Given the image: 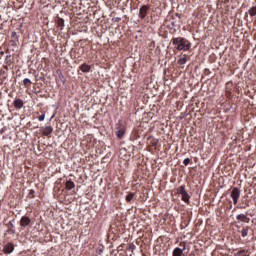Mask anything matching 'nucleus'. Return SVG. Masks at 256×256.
<instances>
[{
	"label": "nucleus",
	"instance_id": "obj_1",
	"mask_svg": "<svg viewBox=\"0 0 256 256\" xmlns=\"http://www.w3.org/2000/svg\"><path fill=\"white\" fill-rule=\"evenodd\" d=\"M172 44L175 45L177 51H189L191 49V43H189L185 38H173Z\"/></svg>",
	"mask_w": 256,
	"mask_h": 256
},
{
	"label": "nucleus",
	"instance_id": "obj_2",
	"mask_svg": "<svg viewBox=\"0 0 256 256\" xmlns=\"http://www.w3.org/2000/svg\"><path fill=\"white\" fill-rule=\"evenodd\" d=\"M230 197L232 198L234 205H237V203H239V197H241V189L238 187L232 188Z\"/></svg>",
	"mask_w": 256,
	"mask_h": 256
},
{
	"label": "nucleus",
	"instance_id": "obj_3",
	"mask_svg": "<svg viewBox=\"0 0 256 256\" xmlns=\"http://www.w3.org/2000/svg\"><path fill=\"white\" fill-rule=\"evenodd\" d=\"M178 193L179 195H181L182 201H184V203H189V199H191V196H189V193H187V190H185L184 185L178 188Z\"/></svg>",
	"mask_w": 256,
	"mask_h": 256
},
{
	"label": "nucleus",
	"instance_id": "obj_4",
	"mask_svg": "<svg viewBox=\"0 0 256 256\" xmlns=\"http://www.w3.org/2000/svg\"><path fill=\"white\" fill-rule=\"evenodd\" d=\"M15 250V245H13V243H7L4 248H3V253H5V255H9L11 253H13V251Z\"/></svg>",
	"mask_w": 256,
	"mask_h": 256
},
{
	"label": "nucleus",
	"instance_id": "obj_5",
	"mask_svg": "<svg viewBox=\"0 0 256 256\" xmlns=\"http://www.w3.org/2000/svg\"><path fill=\"white\" fill-rule=\"evenodd\" d=\"M125 126L123 124H118V130L116 131V136L118 139H122L123 135H125Z\"/></svg>",
	"mask_w": 256,
	"mask_h": 256
},
{
	"label": "nucleus",
	"instance_id": "obj_6",
	"mask_svg": "<svg viewBox=\"0 0 256 256\" xmlns=\"http://www.w3.org/2000/svg\"><path fill=\"white\" fill-rule=\"evenodd\" d=\"M147 11H149V6L147 5L142 6L139 10V17L141 19H145V17H147Z\"/></svg>",
	"mask_w": 256,
	"mask_h": 256
},
{
	"label": "nucleus",
	"instance_id": "obj_7",
	"mask_svg": "<svg viewBox=\"0 0 256 256\" xmlns=\"http://www.w3.org/2000/svg\"><path fill=\"white\" fill-rule=\"evenodd\" d=\"M31 224V219L27 216H23L20 220L21 227H28Z\"/></svg>",
	"mask_w": 256,
	"mask_h": 256
},
{
	"label": "nucleus",
	"instance_id": "obj_8",
	"mask_svg": "<svg viewBox=\"0 0 256 256\" xmlns=\"http://www.w3.org/2000/svg\"><path fill=\"white\" fill-rule=\"evenodd\" d=\"M15 109H23V105H25V102H23V100L21 99H15L14 103H13Z\"/></svg>",
	"mask_w": 256,
	"mask_h": 256
},
{
	"label": "nucleus",
	"instance_id": "obj_9",
	"mask_svg": "<svg viewBox=\"0 0 256 256\" xmlns=\"http://www.w3.org/2000/svg\"><path fill=\"white\" fill-rule=\"evenodd\" d=\"M51 133H53V127L51 126H46L43 130H42V134L45 137H49V135H51Z\"/></svg>",
	"mask_w": 256,
	"mask_h": 256
},
{
	"label": "nucleus",
	"instance_id": "obj_10",
	"mask_svg": "<svg viewBox=\"0 0 256 256\" xmlns=\"http://www.w3.org/2000/svg\"><path fill=\"white\" fill-rule=\"evenodd\" d=\"M183 251H185V245H183L182 249L181 248H175L173 251V256H182Z\"/></svg>",
	"mask_w": 256,
	"mask_h": 256
},
{
	"label": "nucleus",
	"instance_id": "obj_11",
	"mask_svg": "<svg viewBox=\"0 0 256 256\" xmlns=\"http://www.w3.org/2000/svg\"><path fill=\"white\" fill-rule=\"evenodd\" d=\"M5 79H7V74L5 70L1 69L0 70V86L3 85V83L5 82Z\"/></svg>",
	"mask_w": 256,
	"mask_h": 256
},
{
	"label": "nucleus",
	"instance_id": "obj_12",
	"mask_svg": "<svg viewBox=\"0 0 256 256\" xmlns=\"http://www.w3.org/2000/svg\"><path fill=\"white\" fill-rule=\"evenodd\" d=\"M236 219L238 220V221H242L243 223H245V221H247V223H249V218L247 217V215H245V214H239V215H237L236 216Z\"/></svg>",
	"mask_w": 256,
	"mask_h": 256
},
{
	"label": "nucleus",
	"instance_id": "obj_13",
	"mask_svg": "<svg viewBox=\"0 0 256 256\" xmlns=\"http://www.w3.org/2000/svg\"><path fill=\"white\" fill-rule=\"evenodd\" d=\"M80 71H82L83 73H89V71H91V66L88 64H82L80 66Z\"/></svg>",
	"mask_w": 256,
	"mask_h": 256
},
{
	"label": "nucleus",
	"instance_id": "obj_14",
	"mask_svg": "<svg viewBox=\"0 0 256 256\" xmlns=\"http://www.w3.org/2000/svg\"><path fill=\"white\" fill-rule=\"evenodd\" d=\"M66 189L68 191H71V189H75V182L74 181H71V180H68L66 182Z\"/></svg>",
	"mask_w": 256,
	"mask_h": 256
},
{
	"label": "nucleus",
	"instance_id": "obj_15",
	"mask_svg": "<svg viewBox=\"0 0 256 256\" xmlns=\"http://www.w3.org/2000/svg\"><path fill=\"white\" fill-rule=\"evenodd\" d=\"M177 63L178 65H185V63H187V55H184L182 58H179Z\"/></svg>",
	"mask_w": 256,
	"mask_h": 256
},
{
	"label": "nucleus",
	"instance_id": "obj_16",
	"mask_svg": "<svg viewBox=\"0 0 256 256\" xmlns=\"http://www.w3.org/2000/svg\"><path fill=\"white\" fill-rule=\"evenodd\" d=\"M248 13H249L250 17H255V15H256V6L251 7L248 10Z\"/></svg>",
	"mask_w": 256,
	"mask_h": 256
},
{
	"label": "nucleus",
	"instance_id": "obj_17",
	"mask_svg": "<svg viewBox=\"0 0 256 256\" xmlns=\"http://www.w3.org/2000/svg\"><path fill=\"white\" fill-rule=\"evenodd\" d=\"M58 27H60L61 29H63V27H65V20L63 19H59L57 22Z\"/></svg>",
	"mask_w": 256,
	"mask_h": 256
},
{
	"label": "nucleus",
	"instance_id": "obj_18",
	"mask_svg": "<svg viewBox=\"0 0 256 256\" xmlns=\"http://www.w3.org/2000/svg\"><path fill=\"white\" fill-rule=\"evenodd\" d=\"M133 197H135V194L129 193V194L126 196V201H127L128 203H130V201H133Z\"/></svg>",
	"mask_w": 256,
	"mask_h": 256
},
{
	"label": "nucleus",
	"instance_id": "obj_19",
	"mask_svg": "<svg viewBox=\"0 0 256 256\" xmlns=\"http://www.w3.org/2000/svg\"><path fill=\"white\" fill-rule=\"evenodd\" d=\"M248 233H249V227H246L241 231L242 237H247Z\"/></svg>",
	"mask_w": 256,
	"mask_h": 256
},
{
	"label": "nucleus",
	"instance_id": "obj_20",
	"mask_svg": "<svg viewBox=\"0 0 256 256\" xmlns=\"http://www.w3.org/2000/svg\"><path fill=\"white\" fill-rule=\"evenodd\" d=\"M31 80H29V78H25L23 80V85H25V87H29L31 85Z\"/></svg>",
	"mask_w": 256,
	"mask_h": 256
},
{
	"label": "nucleus",
	"instance_id": "obj_21",
	"mask_svg": "<svg viewBox=\"0 0 256 256\" xmlns=\"http://www.w3.org/2000/svg\"><path fill=\"white\" fill-rule=\"evenodd\" d=\"M189 163H191V160L189 158H185L183 161V165H185V167H187V165H189Z\"/></svg>",
	"mask_w": 256,
	"mask_h": 256
},
{
	"label": "nucleus",
	"instance_id": "obj_22",
	"mask_svg": "<svg viewBox=\"0 0 256 256\" xmlns=\"http://www.w3.org/2000/svg\"><path fill=\"white\" fill-rule=\"evenodd\" d=\"M39 121H45V114H42L38 117Z\"/></svg>",
	"mask_w": 256,
	"mask_h": 256
},
{
	"label": "nucleus",
	"instance_id": "obj_23",
	"mask_svg": "<svg viewBox=\"0 0 256 256\" xmlns=\"http://www.w3.org/2000/svg\"><path fill=\"white\" fill-rule=\"evenodd\" d=\"M129 249H135V245H130Z\"/></svg>",
	"mask_w": 256,
	"mask_h": 256
},
{
	"label": "nucleus",
	"instance_id": "obj_24",
	"mask_svg": "<svg viewBox=\"0 0 256 256\" xmlns=\"http://www.w3.org/2000/svg\"><path fill=\"white\" fill-rule=\"evenodd\" d=\"M33 193H35V191H33V190H30V195H33Z\"/></svg>",
	"mask_w": 256,
	"mask_h": 256
},
{
	"label": "nucleus",
	"instance_id": "obj_25",
	"mask_svg": "<svg viewBox=\"0 0 256 256\" xmlns=\"http://www.w3.org/2000/svg\"><path fill=\"white\" fill-rule=\"evenodd\" d=\"M10 227H13V223L9 222Z\"/></svg>",
	"mask_w": 256,
	"mask_h": 256
},
{
	"label": "nucleus",
	"instance_id": "obj_26",
	"mask_svg": "<svg viewBox=\"0 0 256 256\" xmlns=\"http://www.w3.org/2000/svg\"><path fill=\"white\" fill-rule=\"evenodd\" d=\"M12 35H13V36H15V35H16V33H15V32H13V33H12Z\"/></svg>",
	"mask_w": 256,
	"mask_h": 256
},
{
	"label": "nucleus",
	"instance_id": "obj_27",
	"mask_svg": "<svg viewBox=\"0 0 256 256\" xmlns=\"http://www.w3.org/2000/svg\"><path fill=\"white\" fill-rule=\"evenodd\" d=\"M12 233L15 234V230H12Z\"/></svg>",
	"mask_w": 256,
	"mask_h": 256
},
{
	"label": "nucleus",
	"instance_id": "obj_28",
	"mask_svg": "<svg viewBox=\"0 0 256 256\" xmlns=\"http://www.w3.org/2000/svg\"><path fill=\"white\" fill-rule=\"evenodd\" d=\"M5 69H8L7 66H5Z\"/></svg>",
	"mask_w": 256,
	"mask_h": 256
}]
</instances>
